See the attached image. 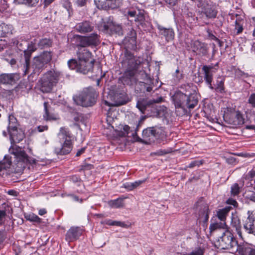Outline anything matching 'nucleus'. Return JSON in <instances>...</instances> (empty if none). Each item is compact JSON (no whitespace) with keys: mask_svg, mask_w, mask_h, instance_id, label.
Returning a JSON list of instances; mask_svg holds the SVG:
<instances>
[{"mask_svg":"<svg viewBox=\"0 0 255 255\" xmlns=\"http://www.w3.org/2000/svg\"><path fill=\"white\" fill-rule=\"evenodd\" d=\"M124 199L123 198H119L116 200H111L109 201V205L113 208H119L124 206Z\"/></svg>","mask_w":255,"mask_h":255,"instance_id":"30","label":"nucleus"},{"mask_svg":"<svg viewBox=\"0 0 255 255\" xmlns=\"http://www.w3.org/2000/svg\"><path fill=\"white\" fill-rule=\"evenodd\" d=\"M8 129L11 143H18L24 137L23 131L20 128H18L16 126H11L10 123L8 127Z\"/></svg>","mask_w":255,"mask_h":255,"instance_id":"12","label":"nucleus"},{"mask_svg":"<svg viewBox=\"0 0 255 255\" xmlns=\"http://www.w3.org/2000/svg\"><path fill=\"white\" fill-rule=\"evenodd\" d=\"M142 83L147 92H150L152 91L153 88V83L151 79L148 80L146 83L142 82Z\"/></svg>","mask_w":255,"mask_h":255,"instance_id":"40","label":"nucleus"},{"mask_svg":"<svg viewBox=\"0 0 255 255\" xmlns=\"http://www.w3.org/2000/svg\"><path fill=\"white\" fill-rule=\"evenodd\" d=\"M227 203L229 204L233 205L234 206H236L237 204V202H236V201L232 199H229L227 201Z\"/></svg>","mask_w":255,"mask_h":255,"instance_id":"53","label":"nucleus"},{"mask_svg":"<svg viewBox=\"0 0 255 255\" xmlns=\"http://www.w3.org/2000/svg\"><path fill=\"white\" fill-rule=\"evenodd\" d=\"M83 230L79 227H71L67 232L66 240L69 242L77 240L82 235Z\"/></svg>","mask_w":255,"mask_h":255,"instance_id":"18","label":"nucleus"},{"mask_svg":"<svg viewBox=\"0 0 255 255\" xmlns=\"http://www.w3.org/2000/svg\"><path fill=\"white\" fill-rule=\"evenodd\" d=\"M218 229H223L225 230H228L226 222L221 221L220 223H213L211 224L209 227V229L211 232H213Z\"/></svg>","mask_w":255,"mask_h":255,"instance_id":"32","label":"nucleus"},{"mask_svg":"<svg viewBox=\"0 0 255 255\" xmlns=\"http://www.w3.org/2000/svg\"><path fill=\"white\" fill-rule=\"evenodd\" d=\"M48 143H49V141H48V140L44 138L41 140V141L40 142L39 145L40 146L43 147L44 145L48 144Z\"/></svg>","mask_w":255,"mask_h":255,"instance_id":"51","label":"nucleus"},{"mask_svg":"<svg viewBox=\"0 0 255 255\" xmlns=\"http://www.w3.org/2000/svg\"><path fill=\"white\" fill-rule=\"evenodd\" d=\"M35 40L31 41L30 43H27V46L24 50L25 63L23 64L24 75H26L28 73V69L30 67V57L31 53L36 49Z\"/></svg>","mask_w":255,"mask_h":255,"instance_id":"11","label":"nucleus"},{"mask_svg":"<svg viewBox=\"0 0 255 255\" xmlns=\"http://www.w3.org/2000/svg\"><path fill=\"white\" fill-rule=\"evenodd\" d=\"M87 0H76V3L80 6H84L87 2Z\"/></svg>","mask_w":255,"mask_h":255,"instance_id":"49","label":"nucleus"},{"mask_svg":"<svg viewBox=\"0 0 255 255\" xmlns=\"http://www.w3.org/2000/svg\"><path fill=\"white\" fill-rule=\"evenodd\" d=\"M249 103L255 108V93L252 94L249 99Z\"/></svg>","mask_w":255,"mask_h":255,"instance_id":"44","label":"nucleus"},{"mask_svg":"<svg viewBox=\"0 0 255 255\" xmlns=\"http://www.w3.org/2000/svg\"><path fill=\"white\" fill-rule=\"evenodd\" d=\"M46 213V211L45 209H41L39 210L38 214L42 216Z\"/></svg>","mask_w":255,"mask_h":255,"instance_id":"57","label":"nucleus"},{"mask_svg":"<svg viewBox=\"0 0 255 255\" xmlns=\"http://www.w3.org/2000/svg\"><path fill=\"white\" fill-rule=\"evenodd\" d=\"M157 28L159 30V34L165 37L167 42L171 41L174 39L175 34L173 29L165 28L160 25H157Z\"/></svg>","mask_w":255,"mask_h":255,"instance_id":"21","label":"nucleus"},{"mask_svg":"<svg viewBox=\"0 0 255 255\" xmlns=\"http://www.w3.org/2000/svg\"><path fill=\"white\" fill-rule=\"evenodd\" d=\"M240 192V189L237 183L234 184L231 189V193L232 196L238 195Z\"/></svg>","mask_w":255,"mask_h":255,"instance_id":"41","label":"nucleus"},{"mask_svg":"<svg viewBox=\"0 0 255 255\" xmlns=\"http://www.w3.org/2000/svg\"><path fill=\"white\" fill-rule=\"evenodd\" d=\"M165 2L170 5H174L177 0H163Z\"/></svg>","mask_w":255,"mask_h":255,"instance_id":"50","label":"nucleus"},{"mask_svg":"<svg viewBox=\"0 0 255 255\" xmlns=\"http://www.w3.org/2000/svg\"><path fill=\"white\" fill-rule=\"evenodd\" d=\"M136 14V12L135 10L129 11L128 12V15L130 16V17H135Z\"/></svg>","mask_w":255,"mask_h":255,"instance_id":"55","label":"nucleus"},{"mask_svg":"<svg viewBox=\"0 0 255 255\" xmlns=\"http://www.w3.org/2000/svg\"><path fill=\"white\" fill-rule=\"evenodd\" d=\"M12 26L4 23L0 24V36L4 37L7 34L11 33Z\"/></svg>","mask_w":255,"mask_h":255,"instance_id":"27","label":"nucleus"},{"mask_svg":"<svg viewBox=\"0 0 255 255\" xmlns=\"http://www.w3.org/2000/svg\"><path fill=\"white\" fill-rule=\"evenodd\" d=\"M85 149V148H81L80 150L78 151V152L76 153V155L77 156H80V155H81L84 152Z\"/></svg>","mask_w":255,"mask_h":255,"instance_id":"56","label":"nucleus"},{"mask_svg":"<svg viewBox=\"0 0 255 255\" xmlns=\"http://www.w3.org/2000/svg\"><path fill=\"white\" fill-rule=\"evenodd\" d=\"M37 128L38 131L42 132L48 129V127L47 126H39L37 127Z\"/></svg>","mask_w":255,"mask_h":255,"instance_id":"47","label":"nucleus"},{"mask_svg":"<svg viewBox=\"0 0 255 255\" xmlns=\"http://www.w3.org/2000/svg\"><path fill=\"white\" fill-rule=\"evenodd\" d=\"M209 207L207 205H204L199 214V219L206 222L209 219Z\"/></svg>","mask_w":255,"mask_h":255,"instance_id":"29","label":"nucleus"},{"mask_svg":"<svg viewBox=\"0 0 255 255\" xmlns=\"http://www.w3.org/2000/svg\"><path fill=\"white\" fill-rule=\"evenodd\" d=\"M51 54L49 52H44L42 54L35 57L31 66V68L32 69V74L38 75L44 69L45 65L51 60ZM29 72V70H28Z\"/></svg>","mask_w":255,"mask_h":255,"instance_id":"10","label":"nucleus"},{"mask_svg":"<svg viewBox=\"0 0 255 255\" xmlns=\"http://www.w3.org/2000/svg\"><path fill=\"white\" fill-rule=\"evenodd\" d=\"M60 73L50 71L45 73L41 79L40 90L43 93L50 92L59 80Z\"/></svg>","mask_w":255,"mask_h":255,"instance_id":"6","label":"nucleus"},{"mask_svg":"<svg viewBox=\"0 0 255 255\" xmlns=\"http://www.w3.org/2000/svg\"><path fill=\"white\" fill-rule=\"evenodd\" d=\"M246 128L249 129H255V126H248Z\"/></svg>","mask_w":255,"mask_h":255,"instance_id":"61","label":"nucleus"},{"mask_svg":"<svg viewBox=\"0 0 255 255\" xmlns=\"http://www.w3.org/2000/svg\"><path fill=\"white\" fill-rule=\"evenodd\" d=\"M19 78V75L17 73H3L0 75V84L12 86Z\"/></svg>","mask_w":255,"mask_h":255,"instance_id":"13","label":"nucleus"},{"mask_svg":"<svg viewBox=\"0 0 255 255\" xmlns=\"http://www.w3.org/2000/svg\"><path fill=\"white\" fill-rule=\"evenodd\" d=\"M60 139H65L62 145L57 146L55 148V152L57 154L64 155L69 153L71 149V134L69 130L64 128H61L58 133Z\"/></svg>","mask_w":255,"mask_h":255,"instance_id":"8","label":"nucleus"},{"mask_svg":"<svg viewBox=\"0 0 255 255\" xmlns=\"http://www.w3.org/2000/svg\"><path fill=\"white\" fill-rule=\"evenodd\" d=\"M13 119L14 120H15V119L14 118V117L13 116L11 117V116H9V121L10 120H12V119Z\"/></svg>","mask_w":255,"mask_h":255,"instance_id":"63","label":"nucleus"},{"mask_svg":"<svg viewBox=\"0 0 255 255\" xmlns=\"http://www.w3.org/2000/svg\"><path fill=\"white\" fill-rule=\"evenodd\" d=\"M141 62L140 57L134 56L126 49L122 62L123 66L126 69L125 73L126 76L133 77L139 69Z\"/></svg>","mask_w":255,"mask_h":255,"instance_id":"2","label":"nucleus"},{"mask_svg":"<svg viewBox=\"0 0 255 255\" xmlns=\"http://www.w3.org/2000/svg\"><path fill=\"white\" fill-rule=\"evenodd\" d=\"M253 36L254 37H255V29H254V31L253 32Z\"/></svg>","mask_w":255,"mask_h":255,"instance_id":"64","label":"nucleus"},{"mask_svg":"<svg viewBox=\"0 0 255 255\" xmlns=\"http://www.w3.org/2000/svg\"><path fill=\"white\" fill-rule=\"evenodd\" d=\"M50 40L47 38L40 39L37 44L38 47L40 49H43L48 47L50 45Z\"/></svg>","mask_w":255,"mask_h":255,"instance_id":"37","label":"nucleus"},{"mask_svg":"<svg viewBox=\"0 0 255 255\" xmlns=\"http://www.w3.org/2000/svg\"><path fill=\"white\" fill-rule=\"evenodd\" d=\"M250 200H251V201H253V202H255V193H253V194L251 195V196H250Z\"/></svg>","mask_w":255,"mask_h":255,"instance_id":"58","label":"nucleus"},{"mask_svg":"<svg viewBox=\"0 0 255 255\" xmlns=\"http://www.w3.org/2000/svg\"><path fill=\"white\" fill-rule=\"evenodd\" d=\"M190 255H203V251L201 249H198L192 252Z\"/></svg>","mask_w":255,"mask_h":255,"instance_id":"45","label":"nucleus"},{"mask_svg":"<svg viewBox=\"0 0 255 255\" xmlns=\"http://www.w3.org/2000/svg\"><path fill=\"white\" fill-rule=\"evenodd\" d=\"M109 29H110L112 31H115L119 35H123V30L121 25L115 26L112 24H104L103 25V30L105 31L108 32V30Z\"/></svg>","mask_w":255,"mask_h":255,"instance_id":"25","label":"nucleus"},{"mask_svg":"<svg viewBox=\"0 0 255 255\" xmlns=\"http://www.w3.org/2000/svg\"><path fill=\"white\" fill-rule=\"evenodd\" d=\"M136 34L135 31L131 29L127 36L124 40V43L126 46V49H135L136 48Z\"/></svg>","mask_w":255,"mask_h":255,"instance_id":"16","label":"nucleus"},{"mask_svg":"<svg viewBox=\"0 0 255 255\" xmlns=\"http://www.w3.org/2000/svg\"><path fill=\"white\" fill-rule=\"evenodd\" d=\"M106 224L110 226H120L122 227H126L127 225L125 223L121 222V221H112L111 220H109L106 221Z\"/></svg>","mask_w":255,"mask_h":255,"instance_id":"39","label":"nucleus"},{"mask_svg":"<svg viewBox=\"0 0 255 255\" xmlns=\"http://www.w3.org/2000/svg\"><path fill=\"white\" fill-rule=\"evenodd\" d=\"M239 254L240 255H255V246L246 244L240 247Z\"/></svg>","mask_w":255,"mask_h":255,"instance_id":"23","label":"nucleus"},{"mask_svg":"<svg viewBox=\"0 0 255 255\" xmlns=\"http://www.w3.org/2000/svg\"><path fill=\"white\" fill-rule=\"evenodd\" d=\"M237 26L236 27V30H237V33L239 34L241 33L243 30V26L238 24L236 22Z\"/></svg>","mask_w":255,"mask_h":255,"instance_id":"46","label":"nucleus"},{"mask_svg":"<svg viewBox=\"0 0 255 255\" xmlns=\"http://www.w3.org/2000/svg\"><path fill=\"white\" fill-rule=\"evenodd\" d=\"M13 43L19 50L23 51L24 52V50H25V48L27 46V41L26 40H21L19 41L16 39H13Z\"/></svg>","mask_w":255,"mask_h":255,"instance_id":"33","label":"nucleus"},{"mask_svg":"<svg viewBox=\"0 0 255 255\" xmlns=\"http://www.w3.org/2000/svg\"><path fill=\"white\" fill-rule=\"evenodd\" d=\"M129 129L130 127L128 125H125L123 127V130L126 132V133L127 134L128 133Z\"/></svg>","mask_w":255,"mask_h":255,"instance_id":"54","label":"nucleus"},{"mask_svg":"<svg viewBox=\"0 0 255 255\" xmlns=\"http://www.w3.org/2000/svg\"><path fill=\"white\" fill-rule=\"evenodd\" d=\"M9 152L14 156L17 164H20L21 167H25L27 163L31 164L35 162L34 159H31L28 156L22 148L16 145H12L9 148Z\"/></svg>","mask_w":255,"mask_h":255,"instance_id":"9","label":"nucleus"},{"mask_svg":"<svg viewBox=\"0 0 255 255\" xmlns=\"http://www.w3.org/2000/svg\"><path fill=\"white\" fill-rule=\"evenodd\" d=\"M54 0H45V5H49L50 4L52 1H53Z\"/></svg>","mask_w":255,"mask_h":255,"instance_id":"60","label":"nucleus"},{"mask_svg":"<svg viewBox=\"0 0 255 255\" xmlns=\"http://www.w3.org/2000/svg\"><path fill=\"white\" fill-rule=\"evenodd\" d=\"M224 79L222 77L218 78L216 83V87L215 90L220 93H223L224 91Z\"/></svg>","mask_w":255,"mask_h":255,"instance_id":"35","label":"nucleus"},{"mask_svg":"<svg viewBox=\"0 0 255 255\" xmlns=\"http://www.w3.org/2000/svg\"><path fill=\"white\" fill-rule=\"evenodd\" d=\"M16 63V61L15 60V59L14 58H12L11 59L10 61H9V64L11 65V66H13Z\"/></svg>","mask_w":255,"mask_h":255,"instance_id":"59","label":"nucleus"},{"mask_svg":"<svg viewBox=\"0 0 255 255\" xmlns=\"http://www.w3.org/2000/svg\"><path fill=\"white\" fill-rule=\"evenodd\" d=\"M202 70L204 71V79L211 89H213L214 87L212 85L213 80V75L216 72V69L211 66H203Z\"/></svg>","mask_w":255,"mask_h":255,"instance_id":"17","label":"nucleus"},{"mask_svg":"<svg viewBox=\"0 0 255 255\" xmlns=\"http://www.w3.org/2000/svg\"><path fill=\"white\" fill-rule=\"evenodd\" d=\"M5 211L3 210H0V224L2 223V219L5 216Z\"/></svg>","mask_w":255,"mask_h":255,"instance_id":"52","label":"nucleus"},{"mask_svg":"<svg viewBox=\"0 0 255 255\" xmlns=\"http://www.w3.org/2000/svg\"><path fill=\"white\" fill-rule=\"evenodd\" d=\"M122 0H94L97 7L99 9H106L108 8L112 9L119 6Z\"/></svg>","mask_w":255,"mask_h":255,"instance_id":"15","label":"nucleus"},{"mask_svg":"<svg viewBox=\"0 0 255 255\" xmlns=\"http://www.w3.org/2000/svg\"><path fill=\"white\" fill-rule=\"evenodd\" d=\"M162 100L161 97L152 100H148L145 98L140 99L137 101L136 107L142 114H144L147 107L155 103H159L162 102Z\"/></svg>","mask_w":255,"mask_h":255,"instance_id":"14","label":"nucleus"},{"mask_svg":"<svg viewBox=\"0 0 255 255\" xmlns=\"http://www.w3.org/2000/svg\"><path fill=\"white\" fill-rule=\"evenodd\" d=\"M75 28L80 32L86 33L91 31L93 30V26L89 21H85L77 23Z\"/></svg>","mask_w":255,"mask_h":255,"instance_id":"24","label":"nucleus"},{"mask_svg":"<svg viewBox=\"0 0 255 255\" xmlns=\"http://www.w3.org/2000/svg\"><path fill=\"white\" fill-rule=\"evenodd\" d=\"M172 100L176 108L193 109L198 103V100L194 94L189 96L181 92H176L172 97Z\"/></svg>","mask_w":255,"mask_h":255,"instance_id":"3","label":"nucleus"},{"mask_svg":"<svg viewBox=\"0 0 255 255\" xmlns=\"http://www.w3.org/2000/svg\"><path fill=\"white\" fill-rule=\"evenodd\" d=\"M73 199L75 201H79V198L78 196H73Z\"/></svg>","mask_w":255,"mask_h":255,"instance_id":"62","label":"nucleus"},{"mask_svg":"<svg viewBox=\"0 0 255 255\" xmlns=\"http://www.w3.org/2000/svg\"><path fill=\"white\" fill-rule=\"evenodd\" d=\"M144 182V180H138L134 182H127L124 183L123 187L126 188L128 191H131L136 188Z\"/></svg>","mask_w":255,"mask_h":255,"instance_id":"28","label":"nucleus"},{"mask_svg":"<svg viewBox=\"0 0 255 255\" xmlns=\"http://www.w3.org/2000/svg\"><path fill=\"white\" fill-rule=\"evenodd\" d=\"M98 41L97 34H93L91 36L84 37L82 38L81 45L77 52L78 61L71 59L68 61V65L71 69H75L77 72L86 74L92 71L93 68L94 59L90 61L92 54L85 48L90 44H95Z\"/></svg>","mask_w":255,"mask_h":255,"instance_id":"1","label":"nucleus"},{"mask_svg":"<svg viewBox=\"0 0 255 255\" xmlns=\"http://www.w3.org/2000/svg\"><path fill=\"white\" fill-rule=\"evenodd\" d=\"M164 135V129L162 127H152L142 131L140 141L145 144H150Z\"/></svg>","mask_w":255,"mask_h":255,"instance_id":"7","label":"nucleus"},{"mask_svg":"<svg viewBox=\"0 0 255 255\" xmlns=\"http://www.w3.org/2000/svg\"><path fill=\"white\" fill-rule=\"evenodd\" d=\"M45 114L43 115V118L46 121L56 120V118L53 114H51L48 112V103L44 102V103Z\"/></svg>","mask_w":255,"mask_h":255,"instance_id":"34","label":"nucleus"},{"mask_svg":"<svg viewBox=\"0 0 255 255\" xmlns=\"http://www.w3.org/2000/svg\"><path fill=\"white\" fill-rule=\"evenodd\" d=\"M11 164V157L9 155L4 156L3 159L0 161V176H3L8 174L7 169Z\"/></svg>","mask_w":255,"mask_h":255,"instance_id":"19","label":"nucleus"},{"mask_svg":"<svg viewBox=\"0 0 255 255\" xmlns=\"http://www.w3.org/2000/svg\"><path fill=\"white\" fill-rule=\"evenodd\" d=\"M219 247L223 250H228L231 253L239 252L240 247L233 234L228 229L225 230L218 241Z\"/></svg>","mask_w":255,"mask_h":255,"instance_id":"4","label":"nucleus"},{"mask_svg":"<svg viewBox=\"0 0 255 255\" xmlns=\"http://www.w3.org/2000/svg\"><path fill=\"white\" fill-rule=\"evenodd\" d=\"M232 209L231 207H226L224 208L219 209L217 211V216L218 219L222 222H225L226 217Z\"/></svg>","mask_w":255,"mask_h":255,"instance_id":"26","label":"nucleus"},{"mask_svg":"<svg viewBox=\"0 0 255 255\" xmlns=\"http://www.w3.org/2000/svg\"><path fill=\"white\" fill-rule=\"evenodd\" d=\"M192 50L197 54L205 55L207 52V45L198 40L193 42L191 44Z\"/></svg>","mask_w":255,"mask_h":255,"instance_id":"20","label":"nucleus"},{"mask_svg":"<svg viewBox=\"0 0 255 255\" xmlns=\"http://www.w3.org/2000/svg\"><path fill=\"white\" fill-rule=\"evenodd\" d=\"M26 220L31 222L39 223L40 222V219L37 215L33 214H29L25 215Z\"/></svg>","mask_w":255,"mask_h":255,"instance_id":"38","label":"nucleus"},{"mask_svg":"<svg viewBox=\"0 0 255 255\" xmlns=\"http://www.w3.org/2000/svg\"><path fill=\"white\" fill-rule=\"evenodd\" d=\"M235 120L233 121L235 125H239L244 124V120L242 114L239 112H237L235 115Z\"/></svg>","mask_w":255,"mask_h":255,"instance_id":"36","label":"nucleus"},{"mask_svg":"<svg viewBox=\"0 0 255 255\" xmlns=\"http://www.w3.org/2000/svg\"><path fill=\"white\" fill-rule=\"evenodd\" d=\"M204 13L208 18H214L216 17L218 11L214 6H210L205 8Z\"/></svg>","mask_w":255,"mask_h":255,"instance_id":"31","label":"nucleus"},{"mask_svg":"<svg viewBox=\"0 0 255 255\" xmlns=\"http://www.w3.org/2000/svg\"><path fill=\"white\" fill-rule=\"evenodd\" d=\"M15 1L19 4L27 3L31 6L35 5L38 2V0H15Z\"/></svg>","mask_w":255,"mask_h":255,"instance_id":"42","label":"nucleus"},{"mask_svg":"<svg viewBox=\"0 0 255 255\" xmlns=\"http://www.w3.org/2000/svg\"><path fill=\"white\" fill-rule=\"evenodd\" d=\"M7 193L12 196L16 197L17 196V192L14 190H10L7 192Z\"/></svg>","mask_w":255,"mask_h":255,"instance_id":"48","label":"nucleus"},{"mask_svg":"<svg viewBox=\"0 0 255 255\" xmlns=\"http://www.w3.org/2000/svg\"><path fill=\"white\" fill-rule=\"evenodd\" d=\"M203 161L202 160H194L192 161L188 166L189 168H193L196 166H199L200 165L202 164Z\"/></svg>","mask_w":255,"mask_h":255,"instance_id":"43","label":"nucleus"},{"mask_svg":"<svg viewBox=\"0 0 255 255\" xmlns=\"http://www.w3.org/2000/svg\"><path fill=\"white\" fill-rule=\"evenodd\" d=\"M232 230L236 233L239 238L243 240L244 237L242 232V225L240 219L238 218H233L231 223Z\"/></svg>","mask_w":255,"mask_h":255,"instance_id":"22","label":"nucleus"},{"mask_svg":"<svg viewBox=\"0 0 255 255\" xmlns=\"http://www.w3.org/2000/svg\"><path fill=\"white\" fill-rule=\"evenodd\" d=\"M97 94L95 90L89 87L83 89L78 95H75L73 99L75 103L83 107L92 106L96 102Z\"/></svg>","mask_w":255,"mask_h":255,"instance_id":"5","label":"nucleus"}]
</instances>
